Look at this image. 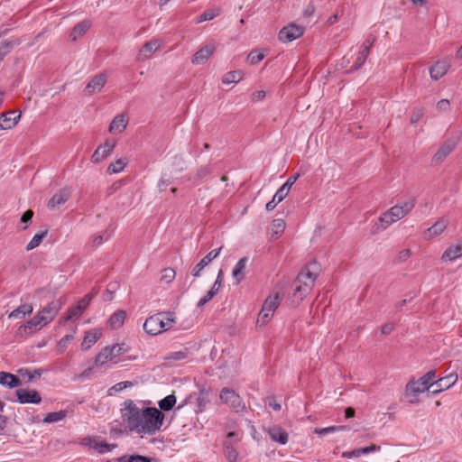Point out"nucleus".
<instances>
[{"label":"nucleus","instance_id":"obj_1","mask_svg":"<svg viewBox=\"0 0 462 462\" xmlns=\"http://www.w3.org/2000/svg\"><path fill=\"white\" fill-rule=\"evenodd\" d=\"M121 412L129 430L142 437L143 435L152 436L159 431L165 417L159 409L154 407L140 408L132 400H126L124 402Z\"/></svg>","mask_w":462,"mask_h":462},{"label":"nucleus","instance_id":"obj_2","mask_svg":"<svg viewBox=\"0 0 462 462\" xmlns=\"http://www.w3.org/2000/svg\"><path fill=\"white\" fill-rule=\"evenodd\" d=\"M416 202V198L411 196L390 208L380 216L378 223H376V229L385 230L392 224L402 219L414 208Z\"/></svg>","mask_w":462,"mask_h":462},{"label":"nucleus","instance_id":"obj_3","mask_svg":"<svg viewBox=\"0 0 462 462\" xmlns=\"http://www.w3.org/2000/svg\"><path fill=\"white\" fill-rule=\"evenodd\" d=\"M316 263H310L303 268L293 282V300L300 303L311 291L317 279Z\"/></svg>","mask_w":462,"mask_h":462},{"label":"nucleus","instance_id":"obj_4","mask_svg":"<svg viewBox=\"0 0 462 462\" xmlns=\"http://www.w3.org/2000/svg\"><path fill=\"white\" fill-rule=\"evenodd\" d=\"M127 351L125 344H114L104 347L95 358L96 366H103L107 363L116 365L119 362L118 357Z\"/></svg>","mask_w":462,"mask_h":462},{"label":"nucleus","instance_id":"obj_5","mask_svg":"<svg viewBox=\"0 0 462 462\" xmlns=\"http://www.w3.org/2000/svg\"><path fill=\"white\" fill-rule=\"evenodd\" d=\"M221 402L227 405L234 412L245 415L247 412V407L241 396L233 389L224 387L219 393Z\"/></svg>","mask_w":462,"mask_h":462},{"label":"nucleus","instance_id":"obj_6","mask_svg":"<svg viewBox=\"0 0 462 462\" xmlns=\"http://www.w3.org/2000/svg\"><path fill=\"white\" fill-rule=\"evenodd\" d=\"M282 301V296L279 293L270 295L264 300L262 310L257 318V324L260 326L266 325L273 316L274 311L278 309Z\"/></svg>","mask_w":462,"mask_h":462},{"label":"nucleus","instance_id":"obj_7","mask_svg":"<svg viewBox=\"0 0 462 462\" xmlns=\"http://www.w3.org/2000/svg\"><path fill=\"white\" fill-rule=\"evenodd\" d=\"M429 390L420 379L411 378L405 386L404 396L410 404H417L420 402L419 395Z\"/></svg>","mask_w":462,"mask_h":462},{"label":"nucleus","instance_id":"obj_8","mask_svg":"<svg viewBox=\"0 0 462 462\" xmlns=\"http://www.w3.org/2000/svg\"><path fill=\"white\" fill-rule=\"evenodd\" d=\"M80 444L92 448L99 454H106L116 448V444H109L98 436H87L81 439Z\"/></svg>","mask_w":462,"mask_h":462},{"label":"nucleus","instance_id":"obj_9","mask_svg":"<svg viewBox=\"0 0 462 462\" xmlns=\"http://www.w3.org/2000/svg\"><path fill=\"white\" fill-rule=\"evenodd\" d=\"M242 431H230L224 441V455L229 462H236L238 458V451L234 448L233 443L239 442L242 439Z\"/></svg>","mask_w":462,"mask_h":462},{"label":"nucleus","instance_id":"obj_10","mask_svg":"<svg viewBox=\"0 0 462 462\" xmlns=\"http://www.w3.org/2000/svg\"><path fill=\"white\" fill-rule=\"evenodd\" d=\"M94 293L90 292L85 295L81 300H79L77 303V305L71 307L68 312L63 316V321H75L77 320L83 311L87 309V307L89 305L91 300L94 297Z\"/></svg>","mask_w":462,"mask_h":462},{"label":"nucleus","instance_id":"obj_11","mask_svg":"<svg viewBox=\"0 0 462 462\" xmlns=\"http://www.w3.org/2000/svg\"><path fill=\"white\" fill-rule=\"evenodd\" d=\"M303 32L304 30L301 26L291 23L280 30L278 38L284 43L291 42L302 36Z\"/></svg>","mask_w":462,"mask_h":462},{"label":"nucleus","instance_id":"obj_12","mask_svg":"<svg viewBox=\"0 0 462 462\" xmlns=\"http://www.w3.org/2000/svg\"><path fill=\"white\" fill-rule=\"evenodd\" d=\"M116 147L114 141L106 140L104 144L99 145L91 156V162L97 164L109 157Z\"/></svg>","mask_w":462,"mask_h":462},{"label":"nucleus","instance_id":"obj_13","mask_svg":"<svg viewBox=\"0 0 462 462\" xmlns=\"http://www.w3.org/2000/svg\"><path fill=\"white\" fill-rule=\"evenodd\" d=\"M217 49V44L215 42L211 41L200 48L196 53L193 55L191 59V62L194 65H201L207 62L209 57L215 52Z\"/></svg>","mask_w":462,"mask_h":462},{"label":"nucleus","instance_id":"obj_14","mask_svg":"<svg viewBox=\"0 0 462 462\" xmlns=\"http://www.w3.org/2000/svg\"><path fill=\"white\" fill-rule=\"evenodd\" d=\"M162 317L163 315H159V313L148 317L143 323L144 331L151 336L163 332Z\"/></svg>","mask_w":462,"mask_h":462},{"label":"nucleus","instance_id":"obj_15","mask_svg":"<svg viewBox=\"0 0 462 462\" xmlns=\"http://www.w3.org/2000/svg\"><path fill=\"white\" fill-rule=\"evenodd\" d=\"M17 401L22 404H39L42 402V397L36 390L32 389H18L15 392Z\"/></svg>","mask_w":462,"mask_h":462},{"label":"nucleus","instance_id":"obj_16","mask_svg":"<svg viewBox=\"0 0 462 462\" xmlns=\"http://www.w3.org/2000/svg\"><path fill=\"white\" fill-rule=\"evenodd\" d=\"M107 81V75L106 73H98L95 75L87 84L84 92L88 96L98 93L102 90Z\"/></svg>","mask_w":462,"mask_h":462},{"label":"nucleus","instance_id":"obj_17","mask_svg":"<svg viewBox=\"0 0 462 462\" xmlns=\"http://www.w3.org/2000/svg\"><path fill=\"white\" fill-rule=\"evenodd\" d=\"M270 439L281 445H285L289 441V434L281 426H272L265 430Z\"/></svg>","mask_w":462,"mask_h":462},{"label":"nucleus","instance_id":"obj_18","mask_svg":"<svg viewBox=\"0 0 462 462\" xmlns=\"http://www.w3.org/2000/svg\"><path fill=\"white\" fill-rule=\"evenodd\" d=\"M221 249L222 247L211 250L204 258L200 260L199 263L196 264V266L191 271V274L194 277H199L201 271L219 255Z\"/></svg>","mask_w":462,"mask_h":462},{"label":"nucleus","instance_id":"obj_19","mask_svg":"<svg viewBox=\"0 0 462 462\" xmlns=\"http://www.w3.org/2000/svg\"><path fill=\"white\" fill-rule=\"evenodd\" d=\"M20 115L14 110L0 115V131L12 129L19 121Z\"/></svg>","mask_w":462,"mask_h":462},{"label":"nucleus","instance_id":"obj_20","mask_svg":"<svg viewBox=\"0 0 462 462\" xmlns=\"http://www.w3.org/2000/svg\"><path fill=\"white\" fill-rule=\"evenodd\" d=\"M450 61L448 60H442L437 61L432 67L430 68V75L433 80H438L446 75L450 68Z\"/></svg>","mask_w":462,"mask_h":462},{"label":"nucleus","instance_id":"obj_21","mask_svg":"<svg viewBox=\"0 0 462 462\" xmlns=\"http://www.w3.org/2000/svg\"><path fill=\"white\" fill-rule=\"evenodd\" d=\"M457 381V374L451 373L444 377H441L435 381L436 386H438V390H432V394H438L445 390L449 389L453 386Z\"/></svg>","mask_w":462,"mask_h":462},{"label":"nucleus","instance_id":"obj_22","mask_svg":"<svg viewBox=\"0 0 462 462\" xmlns=\"http://www.w3.org/2000/svg\"><path fill=\"white\" fill-rule=\"evenodd\" d=\"M456 143L453 141L445 142L436 152L432 157V162L435 164L441 163L448 154L455 149Z\"/></svg>","mask_w":462,"mask_h":462},{"label":"nucleus","instance_id":"obj_23","mask_svg":"<svg viewBox=\"0 0 462 462\" xmlns=\"http://www.w3.org/2000/svg\"><path fill=\"white\" fill-rule=\"evenodd\" d=\"M161 47V42L157 39L151 40L144 43L138 54L139 60H147L151 55Z\"/></svg>","mask_w":462,"mask_h":462},{"label":"nucleus","instance_id":"obj_24","mask_svg":"<svg viewBox=\"0 0 462 462\" xmlns=\"http://www.w3.org/2000/svg\"><path fill=\"white\" fill-rule=\"evenodd\" d=\"M380 448H381L380 446L372 444V445H370L368 447L356 448V449L348 450V451H344V452H342L341 457L343 458L358 457L361 455H366V454H369L371 452L379 451Z\"/></svg>","mask_w":462,"mask_h":462},{"label":"nucleus","instance_id":"obj_25","mask_svg":"<svg viewBox=\"0 0 462 462\" xmlns=\"http://www.w3.org/2000/svg\"><path fill=\"white\" fill-rule=\"evenodd\" d=\"M42 328V326L41 325V321H39V318L34 316L30 321L19 327L17 335L20 337L31 335Z\"/></svg>","mask_w":462,"mask_h":462},{"label":"nucleus","instance_id":"obj_26","mask_svg":"<svg viewBox=\"0 0 462 462\" xmlns=\"http://www.w3.org/2000/svg\"><path fill=\"white\" fill-rule=\"evenodd\" d=\"M127 123L128 120L125 115H118L112 120L108 131L111 134H120L126 128Z\"/></svg>","mask_w":462,"mask_h":462},{"label":"nucleus","instance_id":"obj_27","mask_svg":"<svg viewBox=\"0 0 462 462\" xmlns=\"http://www.w3.org/2000/svg\"><path fill=\"white\" fill-rule=\"evenodd\" d=\"M101 337V332L97 329H91L85 333L83 341L81 343V348L83 350L89 349L94 346Z\"/></svg>","mask_w":462,"mask_h":462},{"label":"nucleus","instance_id":"obj_28","mask_svg":"<svg viewBox=\"0 0 462 462\" xmlns=\"http://www.w3.org/2000/svg\"><path fill=\"white\" fill-rule=\"evenodd\" d=\"M462 256V240L457 244L449 246L447 248L442 256L441 259L443 261H454L459 257Z\"/></svg>","mask_w":462,"mask_h":462},{"label":"nucleus","instance_id":"obj_29","mask_svg":"<svg viewBox=\"0 0 462 462\" xmlns=\"http://www.w3.org/2000/svg\"><path fill=\"white\" fill-rule=\"evenodd\" d=\"M91 27V23L88 20H84L79 23H77L71 32L69 33V38L72 42L77 41L81 38L87 31Z\"/></svg>","mask_w":462,"mask_h":462},{"label":"nucleus","instance_id":"obj_30","mask_svg":"<svg viewBox=\"0 0 462 462\" xmlns=\"http://www.w3.org/2000/svg\"><path fill=\"white\" fill-rule=\"evenodd\" d=\"M248 262L247 257H242L235 265L232 271V276L236 280V283H240L245 279V270Z\"/></svg>","mask_w":462,"mask_h":462},{"label":"nucleus","instance_id":"obj_31","mask_svg":"<svg viewBox=\"0 0 462 462\" xmlns=\"http://www.w3.org/2000/svg\"><path fill=\"white\" fill-rule=\"evenodd\" d=\"M0 384L9 388H14L21 385V380L7 372H0Z\"/></svg>","mask_w":462,"mask_h":462},{"label":"nucleus","instance_id":"obj_32","mask_svg":"<svg viewBox=\"0 0 462 462\" xmlns=\"http://www.w3.org/2000/svg\"><path fill=\"white\" fill-rule=\"evenodd\" d=\"M448 220L445 218H440L434 225L429 227L426 231V235L429 238L437 236L443 233L448 226Z\"/></svg>","mask_w":462,"mask_h":462},{"label":"nucleus","instance_id":"obj_33","mask_svg":"<svg viewBox=\"0 0 462 462\" xmlns=\"http://www.w3.org/2000/svg\"><path fill=\"white\" fill-rule=\"evenodd\" d=\"M126 317L125 310H116L108 319V324L113 329L119 328L123 324Z\"/></svg>","mask_w":462,"mask_h":462},{"label":"nucleus","instance_id":"obj_34","mask_svg":"<svg viewBox=\"0 0 462 462\" xmlns=\"http://www.w3.org/2000/svg\"><path fill=\"white\" fill-rule=\"evenodd\" d=\"M32 312V307L30 304H22L9 313V319H23L26 315H29Z\"/></svg>","mask_w":462,"mask_h":462},{"label":"nucleus","instance_id":"obj_35","mask_svg":"<svg viewBox=\"0 0 462 462\" xmlns=\"http://www.w3.org/2000/svg\"><path fill=\"white\" fill-rule=\"evenodd\" d=\"M287 195L288 193L285 192L283 189L279 188L278 190L275 192L274 196L273 197V199L265 205L266 210H273L277 204L282 202L287 197Z\"/></svg>","mask_w":462,"mask_h":462},{"label":"nucleus","instance_id":"obj_36","mask_svg":"<svg viewBox=\"0 0 462 462\" xmlns=\"http://www.w3.org/2000/svg\"><path fill=\"white\" fill-rule=\"evenodd\" d=\"M177 402L176 396L174 394H169L161 401L158 402V405L160 408V411H169L172 410V408L175 406Z\"/></svg>","mask_w":462,"mask_h":462},{"label":"nucleus","instance_id":"obj_37","mask_svg":"<svg viewBox=\"0 0 462 462\" xmlns=\"http://www.w3.org/2000/svg\"><path fill=\"white\" fill-rule=\"evenodd\" d=\"M188 352L186 350H180L169 353L165 356L166 364L172 365L174 362L184 360L188 358Z\"/></svg>","mask_w":462,"mask_h":462},{"label":"nucleus","instance_id":"obj_38","mask_svg":"<svg viewBox=\"0 0 462 462\" xmlns=\"http://www.w3.org/2000/svg\"><path fill=\"white\" fill-rule=\"evenodd\" d=\"M243 78V72L241 70H232L226 73L222 77V83L225 85H228L231 83H236L240 81Z\"/></svg>","mask_w":462,"mask_h":462},{"label":"nucleus","instance_id":"obj_39","mask_svg":"<svg viewBox=\"0 0 462 462\" xmlns=\"http://www.w3.org/2000/svg\"><path fill=\"white\" fill-rule=\"evenodd\" d=\"M127 164V161L125 159H118L113 162H111L107 167L108 174H116L124 171Z\"/></svg>","mask_w":462,"mask_h":462},{"label":"nucleus","instance_id":"obj_40","mask_svg":"<svg viewBox=\"0 0 462 462\" xmlns=\"http://www.w3.org/2000/svg\"><path fill=\"white\" fill-rule=\"evenodd\" d=\"M48 231L43 230L40 233H37L33 236V237L30 240V242L26 245V250L32 251L34 248L38 247L42 242L43 238L47 236Z\"/></svg>","mask_w":462,"mask_h":462},{"label":"nucleus","instance_id":"obj_41","mask_svg":"<svg viewBox=\"0 0 462 462\" xmlns=\"http://www.w3.org/2000/svg\"><path fill=\"white\" fill-rule=\"evenodd\" d=\"M369 52L370 51H365L364 49L360 48V51L357 53L356 61H355L353 67L348 70V72L361 69L368 57Z\"/></svg>","mask_w":462,"mask_h":462},{"label":"nucleus","instance_id":"obj_42","mask_svg":"<svg viewBox=\"0 0 462 462\" xmlns=\"http://www.w3.org/2000/svg\"><path fill=\"white\" fill-rule=\"evenodd\" d=\"M33 211L31 209L26 210L20 218L17 228L20 230H26L32 224Z\"/></svg>","mask_w":462,"mask_h":462},{"label":"nucleus","instance_id":"obj_43","mask_svg":"<svg viewBox=\"0 0 462 462\" xmlns=\"http://www.w3.org/2000/svg\"><path fill=\"white\" fill-rule=\"evenodd\" d=\"M116 462H152V459L142 455H124L117 457Z\"/></svg>","mask_w":462,"mask_h":462},{"label":"nucleus","instance_id":"obj_44","mask_svg":"<svg viewBox=\"0 0 462 462\" xmlns=\"http://www.w3.org/2000/svg\"><path fill=\"white\" fill-rule=\"evenodd\" d=\"M346 430H347L346 426H330L327 428H317L314 430V433L318 434L319 436H325L328 433H334Z\"/></svg>","mask_w":462,"mask_h":462},{"label":"nucleus","instance_id":"obj_45","mask_svg":"<svg viewBox=\"0 0 462 462\" xmlns=\"http://www.w3.org/2000/svg\"><path fill=\"white\" fill-rule=\"evenodd\" d=\"M35 316L39 318V321H41L42 327L51 321L54 317L52 310L47 308L43 309Z\"/></svg>","mask_w":462,"mask_h":462},{"label":"nucleus","instance_id":"obj_46","mask_svg":"<svg viewBox=\"0 0 462 462\" xmlns=\"http://www.w3.org/2000/svg\"><path fill=\"white\" fill-rule=\"evenodd\" d=\"M159 315H163L162 319L163 331H166L172 328L173 324L175 323V319L172 312H159Z\"/></svg>","mask_w":462,"mask_h":462},{"label":"nucleus","instance_id":"obj_47","mask_svg":"<svg viewBox=\"0 0 462 462\" xmlns=\"http://www.w3.org/2000/svg\"><path fill=\"white\" fill-rule=\"evenodd\" d=\"M424 384H426L430 389V387L436 386V372L435 370H430L424 375L419 378Z\"/></svg>","mask_w":462,"mask_h":462},{"label":"nucleus","instance_id":"obj_48","mask_svg":"<svg viewBox=\"0 0 462 462\" xmlns=\"http://www.w3.org/2000/svg\"><path fill=\"white\" fill-rule=\"evenodd\" d=\"M273 236H280L285 229V221L282 218L273 219L272 222Z\"/></svg>","mask_w":462,"mask_h":462},{"label":"nucleus","instance_id":"obj_49","mask_svg":"<svg viewBox=\"0 0 462 462\" xmlns=\"http://www.w3.org/2000/svg\"><path fill=\"white\" fill-rule=\"evenodd\" d=\"M219 14V11L216 9L207 10L202 13L197 20V23H202L205 21H211Z\"/></svg>","mask_w":462,"mask_h":462},{"label":"nucleus","instance_id":"obj_50","mask_svg":"<svg viewBox=\"0 0 462 462\" xmlns=\"http://www.w3.org/2000/svg\"><path fill=\"white\" fill-rule=\"evenodd\" d=\"M175 271L172 268H165L162 270L161 280L170 283L175 278Z\"/></svg>","mask_w":462,"mask_h":462},{"label":"nucleus","instance_id":"obj_51","mask_svg":"<svg viewBox=\"0 0 462 462\" xmlns=\"http://www.w3.org/2000/svg\"><path fill=\"white\" fill-rule=\"evenodd\" d=\"M264 58V53L258 51H253L248 55V60L250 64L254 65L263 60Z\"/></svg>","mask_w":462,"mask_h":462},{"label":"nucleus","instance_id":"obj_52","mask_svg":"<svg viewBox=\"0 0 462 462\" xmlns=\"http://www.w3.org/2000/svg\"><path fill=\"white\" fill-rule=\"evenodd\" d=\"M223 281V271L220 269L217 273V279L208 291H213V297L218 292Z\"/></svg>","mask_w":462,"mask_h":462},{"label":"nucleus","instance_id":"obj_53","mask_svg":"<svg viewBox=\"0 0 462 462\" xmlns=\"http://www.w3.org/2000/svg\"><path fill=\"white\" fill-rule=\"evenodd\" d=\"M300 173H296L295 175L290 176L285 183H283L280 188L283 189V190L289 193L290 189L295 183V181L299 179Z\"/></svg>","mask_w":462,"mask_h":462},{"label":"nucleus","instance_id":"obj_54","mask_svg":"<svg viewBox=\"0 0 462 462\" xmlns=\"http://www.w3.org/2000/svg\"><path fill=\"white\" fill-rule=\"evenodd\" d=\"M18 374L22 377H23V378L26 377L29 380H32V379L35 378L36 376H40V374H41L38 371L32 372V371L28 370V369H23V368L19 369L18 370Z\"/></svg>","mask_w":462,"mask_h":462},{"label":"nucleus","instance_id":"obj_55","mask_svg":"<svg viewBox=\"0 0 462 462\" xmlns=\"http://www.w3.org/2000/svg\"><path fill=\"white\" fill-rule=\"evenodd\" d=\"M374 42H375V37L370 34L363 42L360 48L364 49L365 51H370V49L374 45Z\"/></svg>","mask_w":462,"mask_h":462},{"label":"nucleus","instance_id":"obj_56","mask_svg":"<svg viewBox=\"0 0 462 462\" xmlns=\"http://www.w3.org/2000/svg\"><path fill=\"white\" fill-rule=\"evenodd\" d=\"M411 255V251L409 249H403L399 252L398 255L396 256L395 262L396 263H402L405 262Z\"/></svg>","mask_w":462,"mask_h":462},{"label":"nucleus","instance_id":"obj_57","mask_svg":"<svg viewBox=\"0 0 462 462\" xmlns=\"http://www.w3.org/2000/svg\"><path fill=\"white\" fill-rule=\"evenodd\" d=\"M70 197V190L69 189H62L60 190V205L64 204Z\"/></svg>","mask_w":462,"mask_h":462},{"label":"nucleus","instance_id":"obj_58","mask_svg":"<svg viewBox=\"0 0 462 462\" xmlns=\"http://www.w3.org/2000/svg\"><path fill=\"white\" fill-rule=\"evenodd\" d=\"M213 298H214V297H213V291H208V292L206 293V295H205L204 297H202V298L199 300V302H198L197 306H198L199 308H201V307H203L206 303H208V302L211 299H213Z\"/></svg>","mask_w":462,"mask_h":462},{"label":"nucleus","instance_id":"obj_59","mask_svg":"<svg viewBox=\"0 0 462 462\" xmlns=\"http://www.w3.org/2000/svg\"><path fill=\"white\" fill-rule=\"evenodd\" d=\"M265 91L263 90H258V91H254L252 96H251V100L253 102H258V101H261L263 100L264 97H265Z\"/></svg>","mask_w":462,"mask_h":462},{"label":"nucleus","instance_id":"obj_60","mask_svg":"<svg viewBox=\"0 0 462 462\" xmlns=\"http://www.w3.org/2000/svg\"><path fill=\"white\" fill-rule=\"evenodd\" d=\"M423 116V111L422 110H417V111H414L411 116V118H410V122L411 124H416L418 123L420 118L422 117Z\"/></svg>","mask_w":462,"mask_h":462},{"label":"nucleus","instance_id":"obj_61","mask_svg":"<svg viewBox=\"0 0 462 462\" xmlns=\"http://www.w3.org/2000/svg\"><path fill=\"white\" fill-rule=\"evenodd\" d=\"M437 108L439 111H448L449 109V101L448 99H441L437 103Z\"/></svg>","mask_w":462,"mask_h":462},{"label":"nucleus","instance_id":"obj_62","mask_svg":"<svg viewBox=\"0 0 462 462\" xmlns=\"http://www.w3.org/2000/svg\"><path fill=\"white\" fill-rule=\"evenodd\" d=\"M74 339L73 334H68L65 337H63L61 339H60V348L66 347L68 343L72 341Z\"/></svg>","mask_w":462,"mask_h":462},{"label":"nucleus","instance_id":"obj_63","mask_svg":"<svg viewBox=\"0 0 462 462\" xmlns=\"http://www.w3.org/2000/svg\"><path fill=\"white\" fill-rule=\"evenodd\" d=\"M130 386H133V383L132 382H130V381H124V382H120V383L115 384L113 388L116 391H122L123 389L130 387Z\"/></svg>","mask_w":462,"mask_h":462},{"label":"nucleus","instance_id":"obj_64","mask_svg":"<svg viewBox=\"0 0 462 462\" xmlns=\"http://www.w3.org/2000/svg\"><path fill=\"white\" fill-rule=\"evenodd\" d=\"M394 329V326L393 323H386L382 326L381 333L383 335H389Z\"/></svg>","mask_w":462,"mask_h":462}]
</instances>
